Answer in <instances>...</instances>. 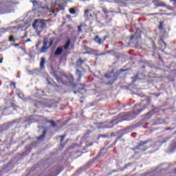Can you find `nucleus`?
Masks as SVG:
<instances>
[{
    "label": "nucleus",
    "mask_w": 176,
    "mask_h": 176,
    "mask_svg": "<svg viewBox=\"0 0 176 176\" xmlns=\"http://www.w3.org/2000/svg\"><path fill=\"white\" fill-rule=\"evenodd\" d=\"M46 130H43L42 135L37 138L38 141H43V140H45V138L46 137Z\"/></svg>",
    "instance_id": "ddd939ff"
},
{
    "label": "nucleus",
    "mask_w": 176,
    "mask_h": 176,
    "mask_svg": "<svg viewBox=\"0 0 176 176\" xmlns=\"http://www.w3.org/2000/svg\"><path fill=\"white\" fill-rule=\"evenodd\" d=\"M10 86H13L14 89H16V82H11Z\"/></svg>",
    "instance_id": "c756f323"
},
{
    "label": "nucleus",
    "mask_w": 176,
    "mask_h": 176,
    "mask_svg": "<svg viewBox=\"0 0 176 176\" xmlns=\"http://www.w3.org/2000/svg\"><path fill=\"white\" fill-rule=\"evenodd\" d=\"M20 28L17 27V26H15V27H13L12 29V30H19Z\"/></svg>",
    "instance_id": "72a5a7b5"
},
{
    "label": "nucleus",
    "mask_w": 176,
    "mask_h": 176,
    "mask_svg": "<svg viewBox=\"0 0 176 176\" xmlns=\"http://www.w3.org/2000/svg\"><path fill=\"white\" fill-rule=\"evenodd\" d=\"M90 52H91V53H97V50H96L91 49V50H90Z\"/></svg>",
    "instance_id": "2f4dec72"
},
{
    "label": "nucleus",
    "mask_w": 176,
    "mask_h": 176,
    "mask_svg": "<svg viewBox=\"0 0 176 176\" xmlns=\"http://www.w3.org/2000/svg\"><path fill=\"white\" fill-rule=\"evenodd\" d=\"M65 135H60V145L63 144V141H64V138H65Z\"/></svg>",
    "instance_id": "393cba45"
},
{
    "label": "nucleus",
    "mask_w": 176,
    "mask_h": 176,
    "mask_svg": "<svg viewBox=\"0 0 176 176\" xmlns=\"http://www.w3.org/2000/svg\"><path fill=\"white\" fill-rule=\"evenodd\" d=\"M108 38V36H104L103 38H100L98 35H96L95 38H94V41L96 42V43H98V45H102L105 41H107Z\"/></svg>",
    "instance_id": "6e6552de"
},
{
    "label": "nucleus",
    "mask_w": 176,
    "mask_h": 176,
    "mask_svg": "<svg viewBox=\"0 0 176 176\" xmlns=\"http://www.w3.org/2000/svg\"><path fill=\"white\" fill-rule=\"evenodd\" d=\"M74 87L76 86V85H74Z\"/></svg>",
    "instance_id": "c03bdc74"
},
{
    "label": "nucleus",
    "mask_w": 176,
    "mask_h": 176,
    "mask_svg": "<svg viewBox=\"0 0 176 176\" xmlns=\"http://www.w3.org/2000/svg\"><path fill=\"white\" fill-rule=\"evenodd\" d=\"M148 142H151V140L144 142L140 141L138 146L132 148L131 149L132 151H133V152H135V154L136 155L137 153H142V152H145V151L150 148L151 145L146 146V144H148Z\"/></svg>",
    "instance_id": "f03ea898"
},
{
    "label": "nucleus",
    "mask_w": 176,
    "mask_h": 176,
    "mask_svg": "<svg viewBox=\"0 0 176 176\" xmlns=\"http://www.w3.org/2000/svg\"><path fill=\"white\" fill-rule=\"evenodd\" d=\"M85 27V25L83 23H80V25L78 26V34H81V32H83L82 30V28Z\"/></svg>",
    "instance_id": "aec40b11"
},
{
    "label": "nucleus",
    "mask_w": 176,
    "mask_h": 176,
    "mask_svg": "<svg viewBox=\"0 0 176 176\" xmlns=\"http://www.w3.org/2000/svg\"><path fill=\"white\" fill-rule=\"evenodd\" d=\"M90 54V52H84V54Z\"/></svg>",
    "instance_id": "58836bf2"
},
{
    "label": "nucleus",
    "mask_w": 176,
    "mask_h": 176,
    "mask_svg": "<svg viewBox=\"0 0 176 176\" xmlns=\"http://www.w3.org/2000/svg\"><path fill=\"white\" fill-rule=\"evenodd\" d=\"M10 42H16V39L14 38V36H10L9 38Z\"/></svg>",
    "instance_id": "b1692460"
},
{
    "label": "nucleus",
    "mask_w": 176,
    "mask_h": 176,
    "mask_svg": "<svg viewBox=\"0 0 176 176\" xmlns=\"http://www.w3.org/2000/svg\"><path fill=\"white\" fill-rule=\"evenodd\" d=\"M28 36V33L26 32L24 33V35L21 37V39H25Z\"/></svg>",
    "instance_id": "a878e982"
},
{
    "label": "nucleus",
    "mask_w": 176,
    "mask_h": 176,
    "mask_svg": "<svg viewBox=\"0 0 176 176\" xmlns=\"http://www.w3.org/2000/svg\"><path fill=\"white\" fill-rule=\"evenodd\" d=\"M3 61V58H0V64H2Z\"/></svg>",
    "instance_id": "c9c22d12"
},
{
    "label": "nucleus",
    "mask_w": 176,
    "mask_h": 176,
    "mask_svg": "<svg viewBox=\"0 0 176 176\" xmlns=\"http://www.w3.org/2000/svg\"><path fill=\"white\" fill-rule=\"evenodd\" d=\"M111 52H112L111 50H109V51L106 52V53H104V54H108L111 53Z\"/></svg>",
    "instance_id": "f704fd0d"
},
{
    "label": "nucleus",
    "mask_w": 176,
    "mask_h": 176,
    "mask_svg": "<svg viewBox=\"0 0 176 176\" xmlns=\"http://www.w3.org/2000/svg\"><path fill=\"white\" fill-rule=\"evenodd\" d=\"M47 123H50V124L52 125V127L53 128L57 127V124L53 120H47Z\"/></svg>",
    "instance_id": "a211bd4d"
},
{
    "label": "nucleus",
    "mask_w": 176,
    "mask_h": 176,
    "mask_svg": "<svg viewBox=\"0 0 176 176\" xmlns=\"http://www.w3.org/2000/svg\"><path fill=\"white\" fill-rule=\"evenodd\" d=\"M94 16H95L96 19H100V17H102L101 11H96L94 12Z\"/></svg>",
    "instance_id": "f3484780"
},
{
    "label": "nucleus",
    "mask_w": 176,
    "mask_h": 176,
    "mask_svg": "<svg viewBox=\"0 0 176 176\" xmlns=\"http://www.w3.org/2000/svg\"><path fill=\"white\" fill-rule=\"evenodd\" d=\"M132 79H133V82H135V80H137L138 79V76H136L135 77H133Z\"/></svg>",
    "instance_id": "7c9ffc66"
},
{
    "label": "nucleus",
    "mask_w": 176,
    "mask_h": 176,
    "mask_svg": "<svg viewBox=\"0 0 176 176\" xmlns=\"http://www.w3.org/2000/svg\"><path fill=\"white\" fill-rule=\"evenodd\" d=\"M159 30H163V22H160Z\"/></svg>",
    "instance_id": "cd10ccee"
},
{
    "label": "nucleus",
    "mask_w": 176,
    "mask_h": 176,
    "mask_svg": "<svg viewBox=\"0 0 176 176\" xmlns=\"http://www.w3.org/2000/svg\"><path fill=\"white\" fill-rule=\"evenodd\" d=\"M53 42H54V39H51L50 43H48L47 41H43V46L44 47H47V49H49V47L53 45Z\"/></svg>",
    "instance_id": "f8f14e48"
},
{
    "label": "nucleus",
    "mask_w": 176,
    "mask_h": 176,
    "mask_svg": "<svg viewBox=\"0 0 176 176\" xmlns=\"http://www.w3.org/2000/svg\"><path fill=\"white\" fill-rule=\"evenodd\" d=\"M152 117V113L149 112L146 114V118H147V119H149Z\"/></svg>",
    "instance_id": "bb28decb"
},
{
    "label": "nucleus",
    "mask_w": 176,
    "mask_h": 176,
    "mask_svg": "<svg viewBox=\"0 0 176 176\" xmlns=\"http://www.w3.org/2000/svg\"><path fill=\"white\" fill-rule=\"evenodd\" d=\"M63 52H64V47L63 46L58 47L54 54V56H61V54H63Z\"/></svg>",
    "instance_id": "9d476101"
},
{
    "label": "nucleus",
    "mask_w": 176,
    "mask_h": 176,
    "mask_svg": "<svg viewBox=\"0 0 176 176\" xmlns=\"http://www.w3.org/2000/svg\"><path fill=\"white\" fill-rule=\"evenodd\" d=\"M26 42H31V38H28V39L26 40Z\"/></svg>",
    "instance_id": "e433bc0d"
},
{
    "label": "nucleus",
    "mask_w": 176,
    "mask_h": 176,
    "mask_svg": "<svg viewBox=\"0 0 176 176\" xmlns=\"http://www.w3.org/2000/svg\"><path fill=\"white\" fill-rule=\"evenodd\" d=\"M33 6L35 10H38L40 13H47L50 11V8L47 6H42L38 1H33Z\"/></svg>",
    "instance_id": "20e7f679"
},
{
    "label": "nucleus",
    "mask_w": 176,
    "mask_h": 176,
    "mask_svg": "<svg viewBox=\"0 0 176 176\" xmlns=\"http://www.w3.org/2000/svg\"><path fill=\"white\" fill-rule=\"evenodd\" d=\"M45 63H46V59H45V58L42 57L41 63H40L41 68H45Z\"/></svg>",
    "instance_id": "6ab92c4d"
},
{
    "label": "nucleus",
    "mask_w": 176,
    "mask_h": 176,
    "mask_svg": "<svg viewBox=\"0 0 176 176\" xmlns=\"http://www.w3.org/2000/svg\"><path fill=\"white\" fill-rule=\"evenodd\" d=\"M174 171H175V173H176V168H175V169H174Z\"/></svg>",
    "instance_id": "37998d69"
},
{
    "label": "nucleus",
    "mask_w": 176,
    "mask_h": 176,
    "mask_svg": "<svg viewBox=\"0 0 176 176\" xmlns=\"http://www.w3.org/2000/svg\"><path fill=\"white\" fill-rule=\"evenodd\" d=\"M84 17L87 20H93L94 17V13L91 10H85L84 12Z\"/></svg>",
    "instance_id": "0eeeda50"
},
{
    "label": "nucleus",
    "mask_w": 176,
    "mask_h": 176,
    "mask_svg": "<svg viewBox=\"0 0 176 176\" xmlns=\"http://www.w3.org/2000/svg\"><path fill=\"white\" fill-rule=\"evenodd\" d=\"M82 88H78V91L79 93H81V94H83V93H86V89H85V85H81ZM83 91V93L82 92Z\"/></svg>",
    "instance_id": "412c9836"
},
{
    "label": "nucleus",
    "mask_w": 176,
    "mask_h": 176,
    "mask_svg": "<svg viewBox=\"0 0 176 176\" xmlns=\"http://www.w3.org/2000/svg\"><path fill=\"white\" fill-rule=\"evenodd\" d=\"M71 45V40L69 39L67 40V41L66 42L65 45L64 46H63V49L65 50H68V49H69V46Z\"/></svg>",
    "instance_id": "dca6fc26"
},
{
    "label": "nucleus",
    "mask_w": 176,
    "mask_h": 176,
    "mask_svg": "<svg viewBox=\"0 0 176 176\" xmlns=\"http://www.w3.org/2000/svg\"><path fill=\"white\" fill-rule=\"evenodd\" d=\"M69 13L71 14H75V13H76V10H75V8H70L69 9Z\"/></svg>",
    "instance_id": "5701e85b"
},
{
    "label": "nucleus",
    "mask_w": 176,
    "mask_h": 176,
    "mask_svg": "<svg viewBox=\"0 0 176 176\" xmlns=\"http://www.w3.org/2000/svg\"><path fill=\"white\" fill-rule=\"evenodd\" d=\"M86 59H82V58H78L76 63V67H79L80 68L82 65H83V64L86 63Z\"/></svg>",
    "instance_id": "9b49d317"
},
{
    "label": "nucleus",
    "mask_w": 176,
    "mask_h": 176,
    "mask_svg": "<svg viewBox=\"0 0 176 176\" xmlns=\"http://www.w3.org/2000/svg\"><path fill=\"white\" fill-rule=\"evenodd\" d=\"M104 76L107 79H109L110 80L106 83V85H113L116 80L118 79V73H114L113 70L111 71L110 72L106 74Z\"/></svg>",
    "instance_id": "39448f33"
},
{
    "label": "nucleus",
    "mask_w": 176,
    "mask_h": 176,
    "mask_svg": "<svg viewBox=\"0 0 176 176\" xmlns=\"http://www.w3.org/2000/svg\"><path fill=\"white\" fill-rule=\"evenodd\" d=\"M106 48L108 49V45H106Z\"/></svg>",
    "instance_id": "79ce46f5"
},
{
    "label": "nucleus",
    "mask_w": 176,
    "mask_h": 176,
    "mask_svg": "<svg viewBox=\"0 0 176 176\" xmlns=\"http://www.w3.org/2000/svg\"><path fill=\"white\" fill-rule=\"evenodd\" d=\"M47 20L45 19H36L34 20L32 27L37 31H43L44 28H46Z\"/></svg>",
    "instance_id": "7ed1b4c3"
},
{
    "label": "nucleus",
    "mask_w": 176,
    "mask_h": 176,
    "mask_svg": "<svg viewBox=\"0 0 176 176\" xmlns=\"http://www.w3.org/2000/svg\"><path fill=\"white\" fill-rule=\"evenodd\" d=\"M34 107H36V108H42L43 107V103H42L41 102H38V101H34Z\"/></svg>",
    "instance_id": "2eb2a0df"
},
{
    "label": "nucleus",
    "mask_w": 176,
    "mask_h": 176,
    "mask_svg": "<svg viewBox=\"0 0 176 176\" xmlns=\"http://www.w3.org/2000/svg\"><path fill=\"white\" fill-rule=\"evenodd\" d=\"M54 12H55L54 10H52V13H54Z\"/></svg>",
    "instance_id": "a19ab883"
},
{
    "label": "nucleus",
    "mask_w": 176,
    "mask_h": 176,
    "mask_svg": "<svg viewBox=\"0 0 176 176\" xmlns=\"http://www.w3.org/2000/svg\"><path fill=\"white\" fill-rule=\"evenodd\" d=\"M102 10L105 14L108 13V10L106 8H102Z\"/></svg>",
    "instance_id": "c85d7f7f"
},
{
    "label": "nucleus",
    "mask_w": 176,
    "mask_h": 176,
    "mask_svg": "<svg viewBox=\"0 0 176 176\" xmlns=\"http://www.w3.org/2000/svg\"><path fill=\"white\" fill-rule=\"evenodd\" d=\"M142 112V110H138V112L122 113L118 116V119L120 120H113L111 121V124H118L120 122H123V120L130 122V120H133L135 118V115H138V113H141Z\"/></svg>",
    "instance_id": "f257e3e1"
},
{
    "label": "nucleus",
    "mask_w": 176,
    "mask_h": 176,
    "mask_svg": "<svg viewBox=\"0 0 176 176\" xmlns=\"http://www.w3.org/2000/svg\"><path fill=\"white\" fill-rule=\"evenodd\" d=\"M74 94H78V92H76V91H74Z\"/></svg>",
    "instance_id": "ea45409f"
},
{
    "label": "nucleus",
    "mask_w": 176,
    "mask_h": 176,
    "mask_svg": "<svg viewBox=\"0 0 176 176\" xmlns=\"http://www.w3.org/2000/svg\"><path fill=\"white\" fill-rule=\"evenodd\" d=\"M141 38V30L137 29L135 34H131L129 41H134V39H140Z\"/></svg>",
    "instance_id": "1a4fd4ad"
},
{
    "label": "nucleus",
    "mask_w": 176,
    "mask_h": 176,
    "mask_svg": "<svg viewBox=\"0 0 176 176\" xmlns=\"http://www.w3.org/2000/svg\"><path fill=\"white\" fill-rule=\"evenodd\" d=\"M120 72H126V71H129V69H120Z\"/></svg>",
    "instance_id": "473e14b6"
},
{
    "label": "nucleus",
    "mask_w": 176,
    "mask_h": 176,
    "mask_svg": "<svg viewBox=\"0 0 176 176\" xmlns=\"http://www.w3.org/2000/svg\"><path fill=\"white\" fill-rule=\"evenodd\" d=\"M47 47H42L41 49V53H46V52H47Z\"/></svg>",
    "instance_id": "4be33fe9"
},
{
    "label": "nucleus",
    "mask_w": 176,
    "mask_h": 176,
    "mask_svg": "<svg viewBox=\"0 0 176 176\" xmlns=\"http://www.w3.org/2000/svg\"><path fill=\"white\" fill-rule=\"evenodd\" d=\"M76 74L78 76V78H77L78 82H80V79L83 76V74L82 73V71L77 69L76 72Z\"/></svg>",
    "instance_id": "4468645a"
},
{
    "label": "nucleus",
    "mask_w": 176,
    "mask_h": 176,
    "mask_svg": "<svg viewBox=\"0 0 176 176\" xmlns=\"http://www.w3.org/2000/svg\"><path fill=\"white\" fill-rule=\"evenodd\" d=\"M96 125L104 124V123H95Z\"/></svg>",
    "instance_id": "4c0bfd02"
},
{
    "label": "nucleus",
    "mask_w": 176,
    "mask_h": 176,
    "mask_svg": "<svg viewBox=\"0 0 176 176\" xmlns=\"http://www.w3.org/2000/svg\"><path fill=\"white\" fill-rule=\"evenodd\" d=\"M19 3L17 2H14L13 1H8L6 3V5L3 6V9L4 10V13H10L13 9V8H14V6H16V5H17Z\"/></svg>",
    "instance_id": "423d86ee"
}]
</instances>
